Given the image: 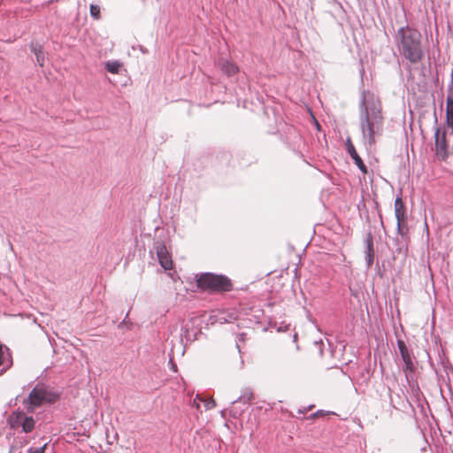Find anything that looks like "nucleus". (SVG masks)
<instances>
[{"mask_svg":"<svg viewBox=\"0 0 453 453\" xmlns=\"http://www.w3.org/2000/svg\"><path fill=\"white\" fill-rule=\"evenodd\" d=\"M397 49L405 59L411 64L420 62L424 58L420 33L409 27H401L396 33Z\"/></svg>","mask_w":453,"mask_h":453,"instance_id":"f257e3e1","label":"nucleus"},{"mask_svg":"<svg viewBox=\"0 0 453 453\" xmlns=\"http://www.w3.org/2000/svg\"><path fill=\"white\" fill-rule=\"evenodd\" d=\"M361 128L369 143H375V136L381 134L383 130L382 106L379 100H372L365 106L361 118Z\"/></svg>","mask_w":453,"mask_h":453,"instance_id":"f03ea898","label":"nucleus"},{"mask_svg":"<svg viewBox=\"0 0 453 453\" xmlns=\"http://www.w3.org/2000/svg\"><path fill=\"white\" fill-rule=\"evenodd\" d=\"M196 287L207 292H229L233 283L229 278L221 274L203 273L196 275Z\"/></svg>","mask_w":453,"mask_h":453,"instance_id":"7ed1b4c3","label":"nucleus"},{"mask_svg":"<svg viewBox=\"0 0 453 453\" xmlns=\"http://www.w3.org/2000/svg\"><path fill=\"white\" fill-rule=\"evenodd\" d=\"M49 394L44 387L37 385L34 389L30 392L27 403L29 404V409L33 411L35 408L41 406L43 402L51 400L48 398Z\"/></svg>","mask_w":453,"mask_h":453,"instance_id":"20e7f679","label":"nucleus"},{"mask_svg":"<svg viewBox=\"0 0 453 453\" xmlns=\"http://www.w3.org/2000/svg\"><path fill=\"white\" fill-rule=\"evenodd\" d=\"M448 147L449 145L446 140V132H441L439 128H437L435 131V152L440 159H447L449 156Z\"/></svg>","mask_w":453,"mask_h":453,"instance_id":"39448f33","label":"nucleus"},{"mask_svg":"<svg viewBox=\"0 0 453 453\" xmlns=\"http://www.w3.org/2000/svg\"><path fill=\"white\" fill-rule=\"evenodd\" d=\"M156 251L158 262L165 270H171L173 268V260L166 246L164 243H157Z\"/></svg>","mask_w":453,"mask_h":453,"instance_id":"423d86ee","label":"nucleus"},{"mask_svg":"<svg viewBox=\"0 0 453 453\" xmlns=\"http://www.w3.org/2000/svg\"><path fill=\"white\" fill-rule=\"evenodd\" d=\"M397 346L404 363L403 372L407 375L408 372H412L414 371V364L404 342L403 340H397Z\"/></svg>","mask_w":453,"mask_h":453,"instance_id":"0eeeda50","label":"nucleus"},{"mask_svg":"<svg viewBox=\"0 0 453 453\" xmlns=\"http://www.w3.org/2000/svg\"><path fill=\"white\" fill-rule=\"evenodd\" d=\"M395 215L397 220L398 230L401 231L406 223V209L401 197H396L395 200Z\"/></svg>","mask_w":453,"mask_h":453,"instance_id":"6e6552de","label":"nucleus"},{"mask_svg":"<svg viewBox=\"0 0 453 453\" xmlns=\"http://www.w3.org/2000/svg\"><path fill=\"white\" fill-rule=\"evenodd\" d=\"M217 65L220 71L228 77L239 73L238 65L229 59L221 58L218 61Z\"/></svg>","mask_w":453,"mask_h":453,"instance_id":"1a4fd4ad","label":"nucleus"},{"mask_svg":"<svg viewBox=\"0 0 453 453\" xmlns=\"http://www.w3.org/2000/svg\"><path fill=\"white\" fill-rule=\"evenodd\" d=\"M346 145H347L348 152H349V156L351 157V158L353 159L354 163L357 165V166L359 168V170L364 174H366L367 173V167L364 164L362 158L357 154V150H356V149H355L354 145L352 144V142H351L349 138L347 139Z\"/></svg>","mask_w":453,"mask_h":453,"instance_id":"9d476101","label":"nucleus"},{"mask_svg":"<svg viewBox=\"0 0 453 453\" xmlns=\"http://www.w3.org/2000/svg\"><path fill=\"white\" fill-rule=\"evenodd\" d=\"M446 123L453 132V96H449L446 101Z\"/></svg>","mask_w":453,"mask_h":453,"instance_id":"9b49d317","label":"nucleus"},{"mask_svg":"<svg viewBox=\"0 0 453 453\" xmlns=\"http://www.w3.org/2000/svg\"><path fill=\"white\" fill-rule=\"evenodd\" d=\"M25 413L22 411L13 412L8 418V424L12 428H18L22 425V419Z\"/></svg>","mask_w":453,"mask_h":453,"instance_id":"f8f14e48","label":"nucleus"},{"mask_svg":"<svg viewBox=\"0 0 453 453\" xmlns=\"http://www.w3.org/2000/svg\"><path fill=\"white\" fill-rule=\"evenodd\" d=\"M367 243V250H366V262L368 267H370L374 260V250H373V242L372 239L369 237L366 241Z\"/></svg>","mask_w":453,"mask_h":453,"instance_id":"ddd939ff","label":"nucleus"},{"mask_svg":"<svg viewBox=\"0 0 453 453\" xmlns=\"http://www.w3.org/2000/svg\"><path fill=\"white\" fill-rule=\"evenodd\" d=\"M35 419L33 418V417H27L25 414L23 417L22 425H21L22 431L25 433L32 432L35 428Z\"/></svg>","mask_w":453,"mask_h":453,"instance_id":"4468645a","label":"nucleus"},{"mask_svg":"<svg viewBox=\"0 0 453 453\" xmlns=\"http://www.w3.org/2000/svg\"><path fill=\"white\" fill-rule=\"evenodd\" d=\"M32 51L35 55L37 63L39 64L40 66L42 67L44 65V62H45V56H44V53L42 50V47L37 46V45H32Z\"/></svg>","mask_w":453,"mask_h":453,"instance_id":"2eb2a0df","label":"nucleus"},{"mask_svg":"<svg viewBox=\"0 0 453 453\" xmlns=\"http://www.w3.org/2000/svg\"><path fill=\"white\" fill-rule=\"evenodd\" d=\"M199 400L200 402L203 403L205 410H211L214 407H216V402L213 398H207L203 399L202 397L196 396L194 400L195 403H196V408L199 409V403H196V401Z\"/></svg>","mask_w":453,"mask_h":453,"instance_id":"dca6fc26","label":"nucleus"},{"mask_svg":"<svg viewBox=\"0 0 453 453\" xmlns=\"http://www.w3.org/2000/svg\"><path fill=\"white\" fill-rule=\"evenodd\" d=\"M122 64L119 61H109L105 65L106 70L113 74H117L119 72V69L121 68Z\"/></svg>","mask_w":453,"mask_h":453,"instance_id":"f3484780","label":"nucleus"},{"mask_svg":"<svg viewBox=\"0 0 453 453\" xmlns=\"http://www.w3.org/2000/svg\"><path fill=\"white\" fill-rule=\"evenodd\" d=\"M89 12L93 19H99L101 18V8L99 5L90 4Z\"/></svg>","mask_w":453,"mask_h":453,"instance_id":"a211bd4d","label":"nucleus"},{"mask_svg":"<svg viewBox=\"0 0 453 453\" xmlns=\"http://www.w3.org/2000/svg\"><path fill=\"white\" fill-rule=\"evenodd\" d=\"M48 443H45L43 446L40 448H29L27 450V453H45V450L47 449Z\"/></svg>","mask_w":453,"mask_h":453,"instance_id":"6ab92c4d","label":"nucleus"},{"mask_svg":"<svg viewBox=\"0 0 453 453\" xmlns=\"http://www.w3.org/2000/svg\"><path fill=\"white\" fill-rule=\"evenodd\" d=\"M8 349L4 347L0 344V366L4 365L5 363V351H7Z\"/></svg>","mask_w":453,"mask_h":453,"instance_id":"aec40b11","label":"nucleus"},{"mask_svg":"<svg viewBox=\"0 0 453 453\" xmlns=\"http://www.w3.org/2000/svg\"><path fill=\"white\" fill-rule=\"evenodd\" d=\"M243 402H250L254 399V394L252 391H246L242 395Z\"/></svg>","mask_w":453,"mask_h":453,"instance_id":"412c9836","label":"nucleus"},{"mask_svg":"<svg viewBox=\"0 0 453 453\" xmlns=\"http://www.w3.org/2000/svg\"><path fill=\"white\" fill-rule=\"evenodd\" d=\"M326 413L323 411H316L315 413L312 414V418H319V417H321V416H324Z\"/></svg>","mask_w":453,"mask_h":453,"instance_id":"4be33fe9","label":"nucleus"}]
</instances>
